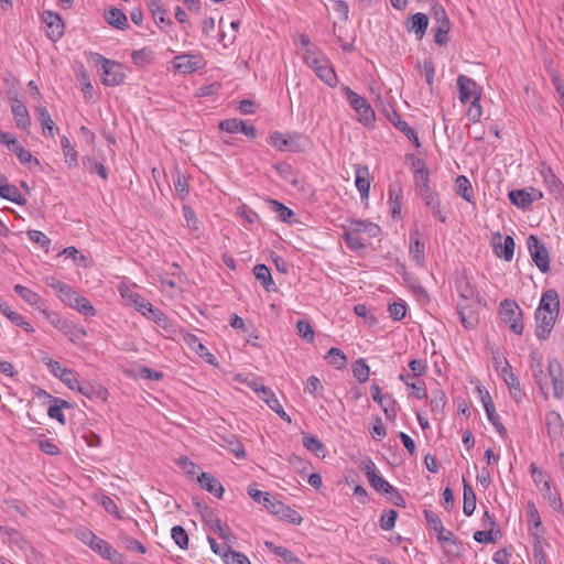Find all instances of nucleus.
Returning a JSON list of instances; mask_svg holds the SVG:
<instances>
[{
    "instance_id": "nucleus-1",
    "label": "nucleus",
    "mask_w": 564,
    "mask_h": 564,
    "mask_svg": "<svg viewBox=\"0 0 564 564\" xmlns=\"http://www.w3.org/2000/svg\"><path fill=\"white\" fill-rule=\"evenodd\" d=\"M304 61L325 84L330 87L336 86L337 76L328 59L321 52L316 48L305 50Z\"/></svg>"
},
{
    "instance_id": "nucleus-2",
    "label": "nucleus",
    "mask_w": 564,
    "mask_h": 564,
    "mask_svg": "<svg viewBox=\"0 0 564 564\" xmlns=\"http://www.w3.org/2000/svg\"><path fill=\"white\" fill-rule=\"evenodd\" d=\"M96 61L101 65V80L106 86H118L124 82L122 64L96 54Z\"/></svg>"
},
{
    "instance_id": "nucleus-3",
    "label": "nucleus",
    "mask_w": 564,
    "mask_h": 564,
    "mask_svg": "<svg viewBox=\"0 0 564 564\" xmlns=\"http://www.w3.org/2000/svg\"><path fill=\"white\" fill-rule=\"evenodd\" d=\"M500 316L502 321L509 325L510 329L517 334L521 335L523 332V321H522V311L517 304L516 301L507 299L500 303Z\"/></svg>"
},
{
    "instance_id": "nucleus-4",
    "label": "nucleus",
    "mask_w": 564,
    "mask_h": 564,
    "mask_svg": "<svg viewBox=\"0 0 564 564\" xmlns=\"http://www.w3.org/2000/svg\"><path fill=\"white\" fill-rule=\"evenodd\" d=\"M528 250L532 261L542 273L550 271V254L545 245L534 235H530L527 239Z\"/></svg>"
},
{
    "instance_id": "nucleus-5",
    "label": "nucleus",
    "mask_w": 564,
    "mask_h": 564,
    "mask_svg": "<svg viewBox=\"0 0 564 564\" xmlns=\"http://www.w3.org/2000/svg\"><path fill=\"white\" fill-rule=\"evenodd\" d=\"M345 90L349 105L359 116V121L364 124L372 122L375 120V111L369 102L364 97L352 91L349 87H346Z\"/></svg>"
},
{
    "instance_id": "nucleus-6",
    "label": "nucleus",
    "mask_w": 564,
    "mask_h": 564,
    "mask_svg": "<svg viewBox=\"0 0 564 564\" xmlns=\"http://www.w3.org/2000/svg\"><path fill=\"white\" fill-rule=\"evenodd\" d=\"M61 300L85 316L96 315V310L91 303L85 296L79 295L73 288H69L67 292L62 295Z\"/></svg>"
},
{
    "instance_id": "nucleus-7",
    "label": "nucleus",
    "mask_w": 564,
    "mask_h": 564,
    "mask_svg": "<svg viewBox=\"0 0 564 564\" xmlns=\"http://www.w3.org/2000/svg\"><path fill=\"white\" fill-rule=\"evenodd\" d=\"M173 65L180 73L191 74L202 68L204 61L200 55L182 54L174 57Z\"/></svg>"
},
{
    "instance_id": "nucleus-8",
    "label": "nucleus",
    "mask_w": 564,
    "mask_h": 564,
    "mask_svg": "<svg viewBox=\"0 0 564 564\" xmlns=\"http://www.w3.org/2000/svg\"><path fill=\"white\" fill-rule=\"evenodd\" d=\"M365 473L369 480L370 486L378 492L388 496L394 491V487L390 485L386 479L377 474L375 464L372 460H368L365 465Z\"/></svg>"
},
{
    "instance_id": "nucleus-9",
    "label": "nucleus",
    "mask_w": 564,
    "mask_h": 564,
    "mask_svg": "<svg viewBox=\"0 0 564 564\" xmlns=\"http://www.w3.org/2000/svg\"><path fill=\"white\" fill-rule=\"evenodd\" d=\"M547 376L553 387V395L556 399H562L564 393L563 384V370L560 361L556 359L549 360L547 364Z\"/></svg>"
},
{
    "instance_id": "nucleus-10",
    "label": "nucleus",
    "mask_w": 564,
    "mask_h": 564,
    "mask_svg": "<svg viewBox=\"0 0 564 564\" xmlns=\"http://www.w3.org/2000/svg\"><path fill=\"white\" fill-rule=\"evenodd\" d=\"M43 21L47 28V36L53 42H57L64 34V23L61 15L53 11H44Z\"/></svg>"
},
{
    "instance_id": "nucleus-11",
    "label": "nucleus",
    "mask_w": 564,
    "mask_h": 564,
    "mask_svg": "<svg viewBox=\"0 0 564 564\" xmlns=\"http://www.w3.org/2000/svg\"><path fill=\"white\" fill-rule=\"evenodd\" d=\"M425 206L431 209L433 216L441 223H445L446 216L442 212L441 200L430 186H423L419 193Z\"/></svg>"
},
{
    "instance_id": "nucleus-12",
    "label": "nucleus",
    "mask_w": 564,
    "mask_h": 564,
    "mask_svg": "<svg viewBox=\"0 0 564 564\" xmlns=\"http://www.w3.org/2000/svg\"><path fill=\"white\" fill-rule=\"evenodd\" d=\"M557 314H558V312H553V313H542L540 315V312H535V321H536L535 334L540 340H544L550 336V334L553 329V326L555 324Z\"/></svg>"
},
{
    "instance_id": "nucleus-13",
    "label": "nucleus",
    "mask_w": 564,
    "mask_h": 564,
    "mask_svg": "<svg viewBox=\"0 0 564 564\" xmlns=\"http://www.w3.org/2000/svg\"><path fill=\"white\" fill-rule=\"evenodd\" d=\"M214 441L220 446L228 448L237 458H245V447L235 434L223 435L216 433Z\"/></svg>"
},
{
    "instance_id": "nucleus-14",
    "label": "nucleus",
    "mask_w": 564,
    "mask_h": 564,
    "mask_svg": "<svg viewBox=\"0 0 564 564\" xmlns=\"http://www.w3.org/2000/svg\"><path fill=\"white\" fill-rule=\"evenodd\" d=\"M219 128L223 131L229 132V133H236V132H242L249 138L256 137V129L253 126L248 124L246 121L241 119H227L219 123Z\"/></svg>"
},
{
    "instance_id": "nucleus-15",
    "label": "nucleus",
    "mask_w": 564,
    "mask_h": 564,
    "mask_svg": "<svg viewBox=\"0 0 564 564\" xmlns=\"http://www.w3.org/2000/svg\"><path fill=\"white\" fill-rule=\"evenodd\" d=\"M457 86L459 90V100L466 104L470 99H474L476 95H480L477 90V84L466 75H459L457 78Z\"/></svg>"
},
{
    "instance_id": "nucleus-16",
    "label": "nucleus",
    "mask_w": 564,
    "mask_h": 564,
    "mask_svg": "<svg viewBox=\"0 0 564 564\" xmlns=\"http://www.w3.org/2000/svg\"><path fill=\"white\" fill-rule=\"evenodd\" d=\"M260 391V398L267 403V405L272 411H274L283 421H285L286 423H291L292 420L290 415L284 411L275 394L265 386H262Z\"/></svg>"
},
{
    "instance_id": "nucleus-17",
    "label": "nucleus",
    "mask_w": 564,
    "mask_h": 564,
    "mask_svg": "<svg viewBox=\"0 0 564 564\" xmlns=\"http://www.w3.org/2000/svg\"><path fill=\"white\" fill-rule=\"evenodd\" d=\"M530 359H531L530 368L532 371L533 379H534L535 383L538 384L540 391L543 393L544 398L547 399L549 398L547 384L544 381V379L546 378V375L544 373L543 365H542L541 360L538 358L536 354L532 352L530 355Z\"/></svg>"
},
{
    "instance_id": "nucleus-18",
    "label": "nucleus",
    "mask_w": 564,
    "mask_h": 564,
    "mask_svg": "<svg viewBox=\"0 0 564 564\" xmlns=\"http://www.w3.org/2000/svg\"><path fill=\"white\" fill-rule=\"evenodd\" d=\"M0 196L18 205H25L26 199L21 195L17 186L9 184L8 178L0 174Z\"/></svg>"
},
{
    "instance_id": "nucleus-19",
    "label": "nucleus",
    "mask_w": 564,
    "mask_h": 564,
    "mask_svg": "<svg viewBox=\"0 0 564 564\" xmlns=\"http://www.w3.org/2000/svg\"><path fill=\"white\" fill-rule=\"evenodd\" d=\"M560 311V300L558 294L554 289L546 290L541 297L540 305L536 312L542 313H553Z\"/></svg>"
},
{
    "instance_id": "nucleus-20",
    "label": "nucleus",
    "mask_w": 564,
    "mask_h": 564,
    "mask_svg": "<svg viewBox=\"0 0 564 564\" xmlns=\"http://www.w3.org/2000/svg\"><path fill=\"white\" fill-rule=\"evenodd\" d=\"M545 427L551 438L560 437L564 430V421L556 411H549L545 414Z\"/></svg>"
},
{
    "instance_id": "nucleus-21",
    "label": "nucleus",
    "mask_w": 564,
    "mask_h": 564,
    "mask_svg": "<svg viewBox=\"0 0 564 564\" xmlns=\"http://www.w3.org/2000/svg\"><path fill=\"white\" fill-rule=\"evenodd\" d=\"M429 25V18L425 13L417 12L413 14L406 22V30L413 32L419 40L425 35Z\"/></svg>"
},
{
    "instance_id": "nucleus-22",
    "label": "nucleus",
    "mask_w": 564,
    "mask_h": 564,
    "mask_svg": "<svg viewBox=\"0 0 564 564\" xmlns=\"http://www.w3.org/2000/svg\"><path fill=\"white\" fill-rule=\"evenodd\" d=\"M541 175L550 194H552L556 198L561 197L564 191V186L562 182L557 178V176L553 173L552 169L544 166L541 170Z\"/></svg>"
},
{
    "instance_id": "nucleus-23",
    "label": "nucleus",
    "mask_w": 564,
    "mask_h": 564,
    "mask_svg": "<svg viewBox=\"0 0 564 564\" xmlns=\"http://www.w3.org/2000/svg\"><path fill=\"white\" fill-rule=\"evenodd\" d=\"M270 507L271 513L279 516L281 519L288 520L290 523L300 524L303 520L297 511L281 501L274 502V505H271Z\"/></svg>"
},
{
    "instance_id": "nucleus-24",
    "label": "nucleus",
    "mask_w": 564,
    "mask_h": 564,
    "mask_svg": "<svg viewBox=\"0 0 564 564\" xmlns=\"http://www.w3.org/2000/svg\"><path fill=\"white\" fill-rule=\"evenodd\" d=\"M197 480L203 489L215 495L217 498L223 497L224 491H225L223 485L220 484V481L218 479H216L209 473H202L197 477Z\"/></svg>"
},
{
    "instance_id": "nucleus-25",
    "label": "nucleus",
    "mask_w": 564,
    "mask_h": 564,
    "mask_svg": "<svg viewBox=\"0 0 564 564\" xmlns=\"http://www.w3.org/2000/svg\"><path fill=\"white\" fill-rule=\"evenodd\" d=\"M11 110L18 128L28 129L31 121L26 106L15 98L12 100Z\"/></svg>"
},
{
    "instance_id": "nucleus-26",
    "label": "nucleus",
    "mask_w": 564,
    "mask_h": 564,
    "mask_svg": "<svg viewBox=\"0 0 564 564\" xmlns=\"http://www.w3.org/2000/svg\"><path fill=\"white\" fill-rule=\"evenodd\" d=\"M356 187L360 193L361 198H367L369 196L370 189V177L369 170L367 166H358L356 169Z\"/></svg>"
},
{
    "instance_id": "nucleus-27",
    "label": "nucleus",
    "mask_w": 564,
    "mask_h": 564,
    "mask_svg": "<svg viewBox=\"0 0 564 564\" xmlns=\"http://www.w3.org/2000/svg\"><path fill=\"white\" fill-rule=\"evenodd\" d=\"M410 256L417 263L422 264L425 258V246L419 238V231L410 235Z\"/></svg>"
},
{
    "instance_id": "nucleus-28",
    "label": "nucleus",
    "mask_w": 564,
    "mask_h": 564,
    "mask_svg": "<svg viewBox=\"0 0 564 564\" xmlns=\"http://www.w3.org/2000/svg\"><path fill=\"white\" fill-rule=\"evenodd\" d=\"M463 489H464V503L463 511L466 516H471L476 508V494L471 487V485L463 478Z\"/></svg>"
},
{
    "instance_id": "nucleus-29",
    "label": "nucleus",
    "mask_w": 564,
    "mask_h": 564,
    "mask_svg": "<svg viewBox=\"0 0 564 564\" xmlns=\"http://www.w3.org/2000/svg\"><path fill=\"white\" fill-rule=\"evenodd\" d=\"M253 274L265 291L273 290L274 282L270 269L265 264L254 265Z\"/></svg>"
},
{
    "instance_id": "nucleus-30",
    "label": "nucleus",
    "mask_w": 564,
    "mask_h": 564,
    "mask_svg": "<svg viewBox=\"0 0 564 564\" xmlns=\"http://www.w3.org/2000/svg\"><path fill=\"white\" fill-rule=\"evenodd\" d=\"M105 19L110 25L119 30H124L129 26L127 15L117 8H112L109 11H106Z\"/></svg>"
},
{
    "instance_id": "nucleus-31",
    "label": "nucleus",
    "mask_w": 564,
    "mask_h": 564,
    "mask_svg": "<svg viewBox=\"0 0 564 564\" xmlns=\"http://www.w3.org/2000/svg\"><path fill=\"white\" fill-rule=\"evenodd\" d=\"M455 191L463 199L468 203L473 202L474 189L469 180L465 175H459L455 180Z\"/></svg>"
},
{
    "instance_id": "nucleus-32",
    "label": "nucleus",
    "mask_w": 564,
    "mask_h": 564,
    "mask_svg": "<svg viewBox=\"0 0 564 564\" xmlns=\"http://www.w3.org/2000/svg\"><path fill=\"white\" fill-rule=\"evenodd\" d=\"M389 204L392 217L399 218L401 216L402 208V191L400 187H389Z\"/></svg>"
},
{
    "instance_id": "nucleus-33",
    "label": "nucleus",
    "mask_w": 564,
    "mask_h": 564,
    "mask_svg": "<svg viewBox=\"0 0 564 564\" xmlns=\"http://www.w3.org/2000/svg\"><path fill=\"white\" fill-rule=\"evenodd\" d=\"M495 252L499 258L511 261L514 254V240L511 236H506L503 243L495 245Z\"/></svg>"
},
{
    "instance_id": "nucleus-34",
    "label": "nucleus",
    "mask_w": 564,
    "mask_h": 564,
    "mask_svg": "<svg viewBox=\"0 0 564 564\" xmlns=\"http://www.w3.org/2000/svg\"><path fill=\"white\" fill-rule=\"evenodd\" d=\"M460 322L466 329H471L477 325V314L468 306L460 303L457 304Z\"/></svg>"
},
{
    "instance_id": "nucleus-35",
    "label": "nucleus",
    "mask_w": 564,
    "mask_h": 564,
    "mask_svg": "<svg viewBox=\"0 0 564 564\" xmlns=\"http://www.w3.org/2000/svg\"><path fill=\"white\" fill-rule=\"evenodd\" d=\"M265 547L273 552L275 555L282 557L286 563L290 564H302L300 558L294 555L292 551L283 546H276L274 543L267 541Z\"/></svg>"
},
{
    "instance_id": "nucleus-36",
    "label": "nucleus",
    "mask_w": 564,
    "mask_h": 564,
    "mask_svg": "<svg viewBox=\"0 0 564 564\" xmlns=\"http://www.w3.org/2000/svg\"><path fill=\"white\" fill-rule=\"evenodd\" d=\"M10 151L13 152L19 161L24 164V165H32L34 164L35 166H39L40 165V162L37 159L33 158L32 153L26 150L24 147H22L18 140L14 142V145H12L10 148Z\"/></svg>"
},
{
    "instance_id": "nucleus-37",
    "label": "nucleus",
    "mask_w": 564,
    "mask_h": 564,
    "mask_svg": "<svg viewBox=\"0 0 564 564\" xmlns=\"http://www.w3.org/2000/svg\"><path fill=\"white\" fill-rule=\"evenodd\" d=\"M75 390L89 399L97 398L102 401H106L108 398V391L100 386H98V387H94L91 384L83 386L79 383Z\"/></svg>"
},
{
    "instance_id": "nucleus-38",
    "label": "nucleus",
    "mask_w": 564,
    "mask_h": 564,
    "mask_svg": "<svg viewBox=\"0 0 564 564\" xmlns=\"http://www.w3.org/2000/svg\"><path fill=\"white\" fill-rule=\"evenodd\" d=\"M456 289L463 300H474L478 296L476 288L465 276L457 280Z\"/></svg>"
},
{
    "instance_id": "nucleus-39",
    "label": "nucleus",
    "mask_w": 564,
    "mask_h": 564,
    "mask_svg": "<svg viewBox=\"0 0 564 564\" xmlns=\"http://www.w3.org/2000/svg\"><path fill=\"white\" fill-rule=\"evenodd\" d=\"M14 291L28 304H30L31 306L41 308L40 304L42 302V299H41V296L37 293H35L32 290H30V289H28V288H25L23 285H20V284H17L14 286Z\"/></svg>"
},
{
    "instance_id": "nucleus-40",
    "label": "nucleus",
    "mask_w": 564,
    "mask_h": 564,
    "mask_svg": "<svg viewBox=\"0 0 564 564\" xmlns=\"http://www.w3.org/2000/svg\"><path fill=\"white\" fill-rule=\"evenodd\" d=\"M510 202L519 208L527 209L531 206L532 199L527 189H513L509 193Z\"/></svg>"
},
{
    "instance_id": "nucleus-41",
    "label": "nucleus",
    "mask_w": 564,
    "mask_h": 564,
    "mask_svg": "<svg viewBox=\"0 0 564 564\" xmlns=\"http://www.w3.org/2000/svg\"><path fill=\"white\" fill-rule=\"evenodd\" d=\"M153 18L159 20L160 23L171 24V20L166 18V10L161 0H145Z\"/></svg>"
},
{
    "instance_id": "nucleus-42",
    "label": "nucleus",
    "mask_w": 564,
    "mask_h": 564,
    "mask_svg": "<svg viewBox=\"0 0 564 564\" xmlns=\"http://www.w3.org/2000/svg\"><path fill=\"white\" fill-rule=\"evenodd\" d=\"M62 150L65 156V162L68 166H76L78 162V155L74 147L72 145L69 139L66 135H63L61 139Z\"/></svg>"
},
{
    "instance_id": "nucleus-43",
    "label": "nucleus",
    "mask_w": 564,
    "mask_h": 564,
    "mask_svg": "<svg viewBox=\"0 0 564 564\" xmlns=\"http://www.w3.org/2000/svg\"><path fill=\"white\" fill-rule=\"evenodd\" d=\"M384 412L387 420L394 421L397 417V402L391 394H384L382 401L378 402Z\"/></svg>"
},
{
    "instance_id": "nucleus-44",
    "label": "nucleus",
    "mask_w": 564,
    "mask_h": 564,
    "mask_svg": "<svg viewBox=\"0 0 564 564\" xmlns=\"http://www.w3.org/2000/svg\"><path fill=\"white\" fill-rule=\"evenodd\" d=\"M343 238L348 248H350L351 250H360L366 247L365 239L360 235L355 234L354 231L345 230L343 234Z\"/></svg>"
},
{
    "instance_id": "nucleus-45",
    "label": "nucleus",
    "mask_w": 564,
    "mask_h": 564,
    "mask_svg": "<svg viewBox=\"0 0 564 564\" xmlns=\"http://www.w3.org/2000/svg\"><path fill=\"white\" fill-rule=\"evenodd\" d=\"M352 373L360 383H365L369 379V367L365 359L360 358L352 364Z\"/></svg>"
},
{
    "instance_id": "nucleus-46",
    "label": "nucleus",
    "mask_w": 564,
    "mask_h": 564,
    "mask_svg": "<svg viewBox=\"0 0 564 564\" xmlns=\"http://www.w3.org/2000/svg\"><path fill=\"white\" fill-rule=\"evenodd\" d=\"M171 536L175 544L183 550L188 547V534L182 525H175L171 530Z\"/></svg>"
},
{
    "instance_id": "nucleus-47",
    "label": "nucleus",
    "mask_w": 564,
    "mask_h": 564,
    "mask_svg": "<svg viewBox=\"0 0 564 564\" xmlns=\"http://www.w3.org/2000/svg\"><path fill=\"white\" fill-rule=\"evenodd\" d=\"M326 358L330 365H334L338 369L344 368L347 364V357L339 348H330Z\"/></svg>"
},
{
    "instance_id": "nucleus-48",
    "label": "nucleus",
    "mask_w": 564,
    "mask_h": 564,
    "mask_svg": "<svg viewBox=\"0 0 564 564\" xmlns=\"http://www.w3.org/2000/svg\"><path fill=\"white\" fill-rule=\"evenodd\" d=\"M505 382H506V384L509 388V392H510L511 398L516 402H520L522 400V398H523V391L521 389L520 381H519L518 377L517 376H514V377L509 376L508 379L505 380Z\"/></svg>"
},
{
    "instance_id": "nucleus-49",
    "label": "nucleus",
    "mask_w": 564,
    "mask_h": 564,
    "mask_svg": "<svg viewBox=\"0 0 564 564\" xmlns=\"http://www.w3.org/2000/svg\"><path fill=\"white\" fill-rule=\"evenodd\" d=\"M83 163L90 173H96L104 180L108 177L107 170L101 162L90 158H83Z\"/></svg>"
},
{
    "instance_id": "nucleus-50",
    "label": "nucleus",
    "mask_w": 564,
    "mask_h": 564,
    "mask_svg": "<svg viewBox=\"0 0 564 564\" xmlns=\"http://www.w3.org/2000/svg\"><path fill=\"white\" fill-rule=\"evenodd\" d=\"M3 314L17 326L22 327L25 332L32 333L34 328L32 325L24 321V318L17 312L11 311L9 307L3 310Z\"/></svg>"
},
{
    "instance_id": "nucleus-51",
    "label": "nucleus",
    "mask_w": 564,
    "mask_h": 564,
    "mask_svg": "<svg viewBox=\"0 0 564 564\" xmlns=\"http://www.w3.org/2000/svg\"><path fill=\"white\" fill-rule=\"evenodd\" d=\"M223 560L226 564H251L243 553L232 551L231 547L223 553Z\"/></svg>"
},
{
    "instance_id": "nucleus-52",
    "label": "nucleus",
    "mask_w": 564,
    "mask_h": 564,
    "mask_svg": "<svg viewBox=\"0 0 564 564\" xmlns=\"http://www.w3.org/2000/svg\"><path fill=\"white\" fill-rule=\"evenodd\" d=\"M296 328H297L299 335L303 339H305L307 343L314 341L315 333H314L312 325L307 321L300 319L296 323Z\"/></svg>"
},
{
    "instance_id": "nucleus-53",
    "label": "nucleus",
    "mask_w": 564,
    "mask_h": 564,
    "mask_svg": "<svg viewBox=\"0 0 564 564\" xmlns=\"http://www.w3.org/2000/svg\"><path fill=\"white\" fill-rule=\"evenodd\" d=\"M487 417L489 422L496 427L501 437H507V429L500 422L499 415L496 413L495 406L488 408L486 410Z\"/></svg>"
},
{
    "instance_id": "nucleus-54",
    "label": "nucleus",
    "mask_w": 564,
    "mask_h": 564,
    "mask_svg": "<svg viewBox=\"0 0 564 564\" xmlns=\"http://www.w3.org/2000/svg\"><path fill=\"white\" fill-rule=\"evenodd\" d=\"M183 214H184V218H185V221H186V227L188 229H191L192 231H198L199 229V221L196 217V214L194 212V209L188 206V205H184L183 206Z\"/></svg>"
},
{
    "instance_id": "nucleus-55",
    "label": "nucleus",
    "mask_w": 564,
    "mask_h": 564,
    "mask_svg": "<svg viewBox=\"0 0 564 564\" xmlns=\"http://www.w3.org/2000/svg\"><path fill=\"white\" fill-rule=\"evenodd\" d=\"M543 492H544V496L547 497L549 501H550V505L554 508V509H560L562 508V500H561V497L558 496L557 492H553L552 489H551V482L550 480H544V486L542 488Z\"/></svg>"
},
{
    "instance_id": "nucleus-56",
    "label": "nucleus",
    "mask_w": 564,
    "mask_h": 564,
    "mask_svg": "<svg viewBox=\"0 0 564 564\" xmlns=\"http://www.w3.org/2000/svg\"><path fill=\"white\" fill-rule=\"evenodd\" d=\"M480 95H476L471 100L470 106L467 110V117L470 121L477 122L481 117Z\"/></svg>"
},
{
    "instance_id": "nucleus-57",
    "label": "nucleus",
    "mask_w": 564,
    "mask_h": 564,
    "mask_svg": "<svg viewBox=\"0 0 564 564\" xmlns=\"http://www.w3.org/2000/svg\"><path fill=\"white\" fill-rule=\"evenodd\" d=\"M174 188L178 196L184 199L188 196L189 189H188V183L184 175L177 174L176 177L173 180Z\"/></svg>"
},
{
    "instance_id": "nucleus-58",
    "label": "nucleus",
    "mask_w": 564,
    "mask_h": 564,
    "mask_svg": "<svg viewBox=\"0 0 564 564\" xmlns=\"http://www.w3.org/2000/svg\"><path fill=\"white\" fill-rule=\"evenodd\" d=\"M411 378L410 375H403L401 373L399 379L401 381H403L408 387L412 388L414 391H413V394L415 395V398L417 399H425L427 397V393H426V390L424 387L422 386H419L414 382H410L409 379Z\"/></svg>"
},
{
    "instance_id": "nucleus-59",
    "label": "nucleus",
    "mask_w": 564,
    "mask_h": 564,
    "mask_svg": "<svg viewBox=\"0 0 564 564\" xmlns=\"http://www.w3.org/2000/svg\"><path fill=\"white\" fill-rule=\"evenodd\" d=\"M446 403L445 393L442 390H435L432 393L431 409L433 412L442 411Z\"/></svg>"
},
{
    "instance_id": "nucleus-60",
    "label": "nucleus",
    "mask_w": 564,
    "mask_h": 564,
    "mask_svg": "<svg viewBox=\"0 0 564 564\" xmlns=\"http://www.w3.org/2000/svg\"><path fill=\"white\" fill-rule=\"evenodd\" d=\"M59 380L70 390H75L76 387L79 384V381L72 369L62 371L59 373Z\"/></svg>"
},
{
    "instance_id": "nucleus-61",
    "label": "nucleus",
    "mask_w": 564,
    "mask_h": 564,
    "mask_svg": "<svg viewBox=\"0 0 564 564\" xmlns=\"http://www.w3.org/2000/svg\"><path fill=\"white\" fill-rule=\"evenodd\" d=\"M397 517H398V512L393 509L383 513L380 519L381 529H383L384 531H389V530L393 529V527L395 524Z\"/></svg>"
},
{
    "instance_id": "nucleus-62",
    "label": "nucleus",
    "mask_w": 564,
    "mask_h": 564,
    "mask_svg": "<svg viewBox=\"0 0 564 564\" xmlns=\"http://www.w3.org/2000/svg\"><path fill=\"white\" fill-rule=\"evenodd\" d=\"M45 283L53 288L56 292H57V295L59 299H62V295H64L67 290L70 288L69 285H67L66 283L57 280L56 278L54 276H46L45 278Z\"/></svg>"
},
{
    "instance_id": "nucleus-63",
    "label": "nucleus",
    "mask_w": 564,
    "mask_h": 564,
    "mask_svg": "<svg viewBox=\"0 0 564 564\" xmlns=\"http://www.w3.org/2000/svg\"><path fill=\"white\" fill-rule=\"evenodd\" d=\"M147 306L148 317L153 319L158 325L162 326L166 323L165 315L159 310L155 308L151 303L144 304Z\"/></svg>"
},
{
    "instance_id": "nucleus-64",
    "label": "nucleus",
    "mask_w": 564,
    "mask_h": 564,
    "mask_svg": "<svg viewBox=\"0 0 564 564\" xmlns=\"http://www.w3.org/2000/svg\"><path fill=\"white\" fill-rule=\"evenodd\" d=\"M303 445L313 453H318L323 449V443L317 437L311 435L303 436Z\"/></svg>"
}]
</instances>
